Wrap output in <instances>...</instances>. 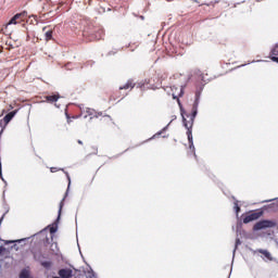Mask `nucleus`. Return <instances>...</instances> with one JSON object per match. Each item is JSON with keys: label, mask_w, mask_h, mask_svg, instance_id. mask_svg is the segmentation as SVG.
Listing matches in <instances>:
<instances>
[{"label": "nucleus", "mask_w": 278, "mask_h": 278, "mask_svg": "<svg viewBox=\"0 0 278 278\" xmlns=\"http://www.w3.org/2000/svg\"><path fill=\"white\" fill-rule=\"evenodd\" d=\"M199 112V98L193 102L191 114H187L182 116V123L187 129V138L189 140V149L194 153V141L192 139V127L194 125V118H197V114Z\"/></svg>", "instance_id": "1"}, {"label": "nucleus", "mask_w": 278, "mask_h": 278, "mask_svg": "<svg viewBox=\"0 0 278 278\" xmlns=\"http://www.w3.org/2000/svg\"><path fill=\"white\" fill-rule=\"evenodd\" d=\"M88 116H89L90 121H92V118H100V123L104 127L108 125H112V116L103 115V112H98L94 109H86L85 118H88Z\"/></svg>", "instance_id": "2"}, {"label": "nucleus", "mask_w": 278, "mask_h": 278, "mask_svg": "<svg viewBox=\"0 0 278 278\" xmlns=\"http://www.w3.org/2000/svg\"><path fill=\"white\" fill-rule=\"evenodd\" d=\"M274 227H277V222L269 220V219H263L257 222L253 226V231H261V229H273Z\"/></svg>", "instance_id": "3"}, {"label": "nucleus", "mask_w": 278, "mask_h": 278, "mask_svg": "<svg viewBox=\"0 0 278 278\" xmlns=\"http://www.w3.org/2000/svg\"><path fill=\"white\" fill-rule=\"evenodd\" d=\"M170 90L172 92L169 94H172L173 99H176L179 103V97H184V87L172 86Z\"/></svg>", "instance_id": "4"}, {"label": "nucleus", "mask_w": 278, "mask_h": 278, "mask_svg": "<svg viewBox=\"0 0 278 278\" xmlns=\"http://www.w3.org/2000/svg\"><path fill=\"white\" fill-rule=\"evenodd\" d=\"M262 216V213H248L247 215H242L243 224L249 225V223H253V220H257Z\"/></svg>", "instance_id": "5"}, {"label": "nucleus", "mask_w": 278, "mask_h": 278, "mask_svg": "<svg viewBox=\"0 0 278 278\" xmlns=\"http://www.w3.org/2000/svg\"><path fill=\"white\" fill-rule=\"evenodd\" d=\"M256 253H261L262 260H264L265 262H275V257H273V254L268 251V250H264V249H257Z\"/></svg>", "instance_id": "6"}, {"label": "nucleus", "mask_w": 278, "mask_h": 278, "mask_svg": "<svg viewBox=\"0 0 278 278\" xmlns=\"http://www.w3.org/2000/svg\"><path fill=\"white\" fill-rule=\"evenodd\" d=\"M59 277L61 278H73V269L62 268L58 271Z\"/></svg>", "instance_id": "7"}, {"label": "nucleus", "mask_w": 278, "mask_h": 278, "mask_svg": "<svg viewBox=\"0 0 278 278\" xmlns=\"http://www.w3.org/2000/svg\"><path fill=\"white\" fill-rule=\"evenodd\" d=\"M21 16H27V12H26V11H23L22 13L15 14V15L10 20V22H9L7 25H18V23H21V22L18 21V18H21Z\"/></svg>", "instance_id": "8"}, {"label": "nucleus", "mask_w": 278, "mask_h": 278, "mask_svg": "<svg viewBox=\"0 0 278 278\" xmlns=\"http://www.w3.org/2000/svg\"><path fill=\"white\" fill-rule=\"evenodd\" d=\"M31 253L34 255V260H36L37 262H42V260H45V255H42L41 249H33Z\"/></svg>", "instance_id": "9"}, {"label": "nucleus", "mask_w": 278, "mask_h": 278, "mask_svg": "<svg viewBox=\"0 0 278 278\" xmlns=\"http://www.w3.org/2000/svg\"><path fill=\"white\" fill-rule=\"evenodd\" d=\"M134 88H136V83L134 79H128L124 86L119 87V90H134Z\"/></svg>", "instance_id": "10"}, {"label": "nucleus", "mask_w": 278, "mask_h": 278, "mask_svg": "<svg viewBox=\"0 0 278 278\" xmlns=\"http://www.w3.org/2000/svg\"><path fill=\"white\" fill-rule=\"evenodd\" d=\"M94 31H96V33H91V36H92L96 40H101V38H103V36H105V31L103 30V28H96Z\"/></svg>", "instance_id": "11"}, {"label": "nucleus", "mask_w": 278, "mask_h": 278, "mask_svg": "<svg viewBox=\"0 0 278 278\" xmlns=\"http://www.w3.org/2000/svg\"><path fill=\"white\" fill-rule=\"evenodd\" d=\"M46 103H56L60 100V94L46 96Z\"/></svg>", "instance_id": "12"}, {"label": "nucleus", "mask_w": 278, "mask_h": 278, "mask_svg": "<svg viewBox=\"0 0 278 278\" xmlns=\"http://www.w3.org/2000/svg\"><path fill=\"white\" fill-rule=\"evenodd\" d=\"M16 112L18 111H11L10 113H8L4 117L3 121L5 123V125H8V123H10V121H12V118H14V116H16Z\"/></svg>", "instance_id": "13"}, {"label": "nucleus", "mask_w": 278, "mask_h": 278, "mask_svg": "<svg viewBox=\"0 0 278 278\" xmlns=\"http://www.w3.org/2000/svg\"><path fill=\"white\" fill-rule=\"evenodd\" d=\"M147 86H149V80H144L143 83H139L137 85L138 88H140L141 90H144V88H147Z\"/></svg>", "instance_id": "14"}, {"label": "nucleus", "mask_w": 278, "mask_h": 278, "mask_svg": "<svg viewBox=\"0 0 278 278\" xmlns=\"http://www.w3.org/2000/svg\"><path fill=\"white\" fill-rule=\"evenodd\" d=\"M41 266L43 268H51V266H53V263H51V261H46V262H41Z\"/></svg>", "instance_id": "15"}, {"label": "nucleus", "mask_w": 278, "mask_h": 278, "mask_svg": "<svg viewBox=\"0 0 278 278\" xmlns=\"http://www.w3.org/2000/svg\"><path fill=\"white\" fill-rule=\"evenodd\" d=\"M53 39V30H48L46 33V40L49 41V40H52Z\"/></svg>", "instance_id": "16"}, {"label": "nucleus", "mask_w": 278, "mask_h": 278, "mask_svg": "<svg viewBox=\"0 0 278 278\" xmlns=\"http://www.w3.org/2000/svg\"><path fill=\"white\" fill-rule=\"evenodd\" d=\"M20 278H29V271L27 269L22 270Z\"/></svg>", "instance_id": "17"}, {"label": "nucleus", "mask_w": 278, "mask_h": 278, "mask_svg": "<svg viewBox=\"0 0 278 278\" xmlns=\"http://www.w3.org/2000/svg\"><path fill=\"white\" fill-rule=\"evenodd\" d=\"M277 55H278V50H277V45H276L275 48L270 51V56L277 58Z\"/></svg>", "instance_id": "18"}, {"label": "nucleus", "mask_w": 278, "mask_h": 278, "mask_svg": "<svg viewBox=\"0 0 278 278\" xmlns=\"http://www.w3.org/2000/svg\"><path fill=\"white\" fill-rule=\"evenodd\" d=\"M14 242H23V240H7L4 244H14Z\"/></svg>", "instance_id": "19"}, {"label": "nucleus", "mask_w": 278, "mask_h": 278, "mask_svg": "<svg viewBox=\"0 0 278 278\" xmlns=\"http://www.w3.org/2000/svg\"><path fill=\"white\" fill-rule=\"evenodd\" d=\"M64 206V203L61 202L60 203V210H59V216H58V220H60V216H62V207Z\"/></svg>", "instance_id": "20"}, {"label": "nucleus", "mask_w": 278, "mask_h": 278, "mask_svg": "<svg viewBox=\"0 0 278 278\" xmlns=\"http://www.w3.org/2000/svg\"><path fill=\"white\" fill-rule=\"evenodd\" d=\"M3 253H8V250L3 245H1L0 247V255H3Z\"/></svg>", "instance_id": "21"}, {"label": "nucleus", "mask_w": 278, "mask_h": 278, "mask_svg": "<svg viewBox=\"0 0 278 278\" xmlns=\"http://www.w3.org/2000/svg\"><path fill=\"white\" fill-rule=\"evenodd\" d=\"M58 231V226L50 227V233H55Z\"/></svg>", "instance_id": "22"}, {"label": "nucleus", "mask_w": 278, "mask_h": 278, "mask_svg": "<svg viewBox=\"0 0 278 278\" xmlns=\"http://www.w3.org/2000/svg\"><path fill=\"white\" fill-rule=\"evenodd\" d=\"M235 210L237 214L240 212V206L238 205V202H235Z\"/></svg>", "instance_id": "23"}, {"label": "nucleus", "mask_w": 278, "mask_h": 278, "mask_svg": "<svg viewBox=\"0 0 278 278\" xmlns=\"http://www.w3.org/2000/svg\"><path fill=\"white\" fill-rule=\"evenodd\" d=\"M26 20H27V16H20L17 21L20 23H23V21H26Z\"/></svg>", "instance_id": "24"}, {"label": "nucleus", "mask_w": 278, "mask_h": 278, "mask_svg": "<svg viewBox=\"0 0 278 278\" xmlns=\"http://www.w3.org/2000/svg\"><path fill=\"white\" fill-rule=\"evenodd\" d=\"M271 61H273V62H276V63L278 64V58H277V56H273V58H271Z\"/></svg>", "instance_id": "25"}, {"label": "nucleus", "mask_w": 278, "mask_h": 278, "mask_svg": "<svg viewBox=\"0 0 278 278\" xmlns=\"http://www.w3.org/2000/svg\"><path fill=\"white\" fill-rule=\"evenodd\" d=\"M148 90H155V86L151 85L150 87H147Z\"/></svg>", "instance_id": "26"}, {"label": "nucleus", "mask_w": 278, "mask_h": 278, "mask_svg": "<svg viewBox=\"0 0 278 278\" xmlns=\"http://www.w3.org/2000/svg\"><path fill=\"white\" fill-rule=\"evenodd\" d=\"M50 170H51V173H56L58 168L56 167H51Z\"/></svg>", "instance_id": "27"}, {"label": "nucleus", "mask_w": 278, "mask_h": 278, "mask_svg": "<svg viewBox=\"0 0 278 278\" xmlns=\"http://www.w3.org/2000/svg\"><path fill=\"white\" fill-rule=\"evenodd\" d=\"M77 142H78V144H84L83 140H78Z\"/></svg>", "instance_id": "28"}, {"label": "nucleus", "mask_w": 278, "mask_h": 278, "mask_svg": "<svg viewBox=\"0 0 278 278\" xmlns=\"http://www.w3.org/2000/svg\"><path fill=\"white\" fill-rule=\"evenodd\" d=\"M3 220V217H1L0 223Z\"/></svg>", "instance_id": "29"}, {"label": "nucleus", "mask_w": 278, "mask_h": 278, "mask_svg": "<svg viewBox=\"0 0 278 278\" xmlns=\"http://www.w3.org/2000/svg\"><path fill=\"white\" fill-rule=\"evenodd\" d=\"M238 242H240V239L237 240V244H238Z\"/></svg>", "instance_id": "30"}]
</instances>
